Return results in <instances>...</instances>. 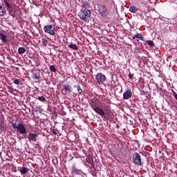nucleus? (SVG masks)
Segmentation results:
<instances>
[{"label": "nucleus", "instance_id": "9d476101", "mask_svg": "<svg viewBox=\"0 0 177 177\" xmlns=\"http://www.w3.org/2000/svg\"><path fill=\"white\" fill-rule=\"evenodd\" d=\"M90 104H91L92 109L93 110H95V109H97L98 107L97 106H99V101H97V100L94 98V99L91 100V101L90 102Z\"/></svg>", "mask_w": 177, "mask_h": 177}, {"label": "nucleus", "instance_id": "393cba45", "mask_svg": "<svg viewBox=\"0 0 177 177\" xmlns=\"http://www.w3.org/2000/svg\"><path fill=\"white\" fill-rule=\"evenodd\" d=\"M77 92L80 95H82V93H84V91L82 90V88H81V86H80V84L77 85Z\"/></svg>", "mask_w": 177, "mask_h": 177}, {"label": "nucleus", "instance_id": "423d86ee", "mask_svg": "<svg viewBox=\"0 0 177 177\" xmlns=\"http://www.w3.org/2000/svg\"><path fill=\"white\" fill-rule=\"evenodd\" d=\"M44 30L46 34H49V35H55V26L52 25H47L44 27Z\"/></svg>", "mask_w": 177, "mask_h": 177}, {"label": "nucleus", "instance_id": "cd10ccee", "mask_svg": "<svg viewBox=\"0 0 177 177\" xmlns=\"http://www.w3.org/2000/svg\"><path fill=\"white\" fill-rule=\"evenodd\" d=\"M38 100H39L40 102H46V98L44 96H39Z\"/></svg>", "mask_w": 177, "mask_h": 177}, {"label": "nucleus", "instance_id": "c85d7f7f", "mask_svg": "<svg viewBox=\"0 0 177 177\" xmlns=\"http://www.w3.org/2000/svg\"><path fill=\"white\" fill-rule=\"evenodd\" d=\"M104 111L107 113V114H109V113H111V111L110 110V106H105L104 108Z\"/></svg>", "mask_w": 177, "mask_h": 177}, {"label": "nucleus", "instance_id": "39448f33", "mask_svg": "<svg viewBox=\"0 0 177 177\" xmlns=\"http://www.w3.org/2000/svg\"><path fill=\"white\" fill-rule=\"evenodd\" d=\"M106 80H107V78L106 77V75H104L102 73H98L95 75V81L96 82H97L99 85L104 84Z\"/></svg>", "mask_w": 177, "mask_h": 177}, {"label": "nucleus", "instance_id": "6ab92c4d", "mask_svg": "<svg viewBox=\"0 0 177 177\" xmlns=\"http://www.w3.org/2000/svg\"><path fill=\"white\" fill-rule=\"evenodd\" d=\"M138 10H139V8H136L135 6H131L129 8V12H131V13H136Z\"/></svg>", "mask_w": 177, "mask_h": 177}, {"label": "nucleus", "instance_id": "2eb2a0df", "mask_svg": "<svg viewBox=\"0 0 177 177\" xmlns=\"http://www.w3.org/2000/svg\"><path fill=\"white\" fill-rule=\"evenodd\" d=\"M7 37L2 32H0V39L2 41L3 44H6L8 42V39H6Z\"/></svg>", "mask_w": 177, "mask_h": 177}, {"label": "nucleus", "instance_id": "a878e982", "mask_svg": "<svg viewBox=\"0 0 177 177\" xmlns=\"http://www.w3.org/2000/svg\"><path fill=\"white\" fill-rule=\"evenodd\" d=\"M147 44L148 45H149V46H151L152 48H154V46H156V44H154V42L151 40L148 41Z\"/></svg>", "mask_w": 177, "mask_h": 177}, {"label": "nucleus", "instance_id": "473e14b6", "mask_svg": "<svg viewBox=\"0 0 177 177\" xmlns=\"http://www.w3.org/2000/svg\"><path fill=\"white\" fill-rule=\"evenodd\" d=\"M135 53H140V49L138 47H136L134 49Z\"/></svg>", "mask_w": 177, "mask_h": 177}, {"label": "nucleus", "instance_id": "7c9ffc66", "mask_svg": "<svg viewBox=\"0 0 177 177\" xmlns=\"http://www.w3.org/2000/svg\"><path fill=\"white\" fill-rule=\"evenodd\" d=\"M13 83L15 84V85H19V84H20V80L15 79Z\"/></svg>", "mask_w": 177, "mask_h": 177}, {"label": "nucleus", "instance_id": "b1692460", "mask_svg": "<svg viewBox=\"0 0 177 177\" xmlns=\"http://www.w3.org/2000/svg\"><path fill=\"white\" fill-rule=\"evenodd\" d=\"M68 48H71V49H73V50H78V47L77 46V44H70L68 46Z\"/></svg>", "mask_w": 177, "mask_h": 177}, {"label": "nucleus", "instance_id": "5701e85b", "mask_svg": "<svg viewBox=\"0 0 177 177\" xmlns=\"http://www.w3.org/2000/svg\"><path fill=\"white\" fill-rule=\"evenodd\" d=\"M72 171H73V174H76L77 175V174H80L81 172L80 169H77L74 166L72 167Z\"/></svg>", "mask_w": 177, "mask_h": 177}, {"label": "nucleus", "instance_id": "72a5a7b5", "mask_svg": "<svg viewBox=\"0 0 177 177\" xmlns=\"http://www.w3.org/2000/svg\"><path fill=\"white\" fill-rule=\"evenodd\" d=\"M50 132L51 133H53V135H57V132H56V129H51Z\"/></svg>", "mask_w": 177, "mask_h": 177}, {"label": "nucleus", "instance_id": "412c9836", "mask_svg": "<svg viewBox=\"0 0 177 177\" xmlns=\"http://www.w3.org/2000/svg\"><path fill=\"white\" fill-rule=\"evenodd\" d=\"M48 45V39L45 37H42L41 38V46H44V48H46V46H47Z\"/></svg>", "mask_w": 177, "mask_h": 177}, {"label": "nucleus", "instance_id": "f8f14e48", "mask_svg": "<svg viewBox=\"0 0 177 177\" xmlns=\"http://www.w3.org/2000/svg\"><path fill=\"white\" fill-rule=\"evenodd\" d=\"M86 161L91 165V168H95V163L93 162V158L92 156H88L86 158Z\"/></svg>", "mask_w": 177, "mask_h": 177}, {"label": "nucleus", "instance_id": "f704fd0d", "mask_svg": "<svg viewBox=\"0 0 177 177\" xmlns=\"http://www.w3.org/2000/svg\"><path fill=\"white\" fill-rule=\"evenodd\" d=\"M31 128H32L31 124H27V126H26V132H27V131H30V129H31Z\"/></svg>", "mask_w": 177, "mask_h": 177}, {"label": "nucleus", "instance_id": "bb28decb", "mask_svg": "<svg viewBox=\"0 0 177 177\" xmlns=\"http://www.w3.org/2000/svg\"><path fill=\"white\" fill-rule=\"evenodd\" d=\"M50 71L52 73L56 72V66H55V65H51V66H50Z\"/></svg>", "mask_w": 177, "mask_h": 177}, {"label": "nucleus", "instance_id": "6e6552de", "mask_svg": "<svg viewBox=\"0 0 177 177\" xmlns=\"http://www.w3.org/2000/svg\"><path fill=\"white\" fill-rule=\"evenodd\" d=\"M37 138H38V134L33 133H29L28 136V140L29 142H37Z\"/></svg>", "mask_w": 177, "mask_h": 177}, {"label": "nucleus", "instance_id": "f3484780", "mask_svg": "<svg viewBox=\"0 0 177 177\" xmlns=\"http://www.w3.org/2000/svg\"><path fill=\"white\" fill-rule=\"evenodd\" d=\"M6 15V10L2 6V4L0 3V16H5Z\"/></svg>", "mask_w": 177, "mask_h": 177}, {"label": "nucleus", "instance_id": "f03ea898", "mask_svg": "<svg viewBox=\"0 0 177 177\" xmlns=\"http://www.w3.org/2000/svg\"><path fill=\"white\" fill-rule=\"evenodd\" d=\"M80 19L82 21H85L86 23H89V20L91 19V10L88 9H84L82 11L80 14Z\"/></svg>", "mask_w": 177, "mask_h": 177}, {"label": "nucleus", "instance_id": "2f4dec72", "mask_svg": "<svg viewBox=\"0 0 177 177\" xmlns=\"http://www.w3.org/2000/svg\"><path fill=\"white\" fill-rule=\"evenodd\" d=\"M133 75H134L133 73L129 72V75H128V77H129V78L130 80H133Z\"/></svg>", "mask_w": 177, "mask_h": 177}, {"label": "nucleus", "instance_id": "20e7f679", "mask_svg": "<svg viewBox=\"0 0 177 177\" xmlns=\"http://www.w3.org/2000/svg\"><path fill=\"white\" fill-rule=\"evenodd\" d=\"M132 159L133 160L135 165H137L138 167H142L143 165V164L142 163V158L140 157V155L138 153H134Z\"/></svg>", "mask_w": 177, "mask_h": 177}, {"label": "nucleus", "instance_id": "f257e3e1", "mask_svg": "<svg viewBox=\"0 0 177 177\" xmlns=\"http://www.w3.org/2000/svg\"><path fill=\"white\" fill-rule=\"evenodd\" d=\"M11 124L15 132H19V133H21V135L27 133V129H26V127L24 126V124H23V123L19 122L17 124L15 122H11Z\"/></svg>", "mask_w": 177, "mask_h": 177}, {"label": "nucleus", "instance_id": "c756f323", "mask_svg": "<svg viewBox=\"0 0 177 177\" xmlns=\"http://www.w3.org/2000/svg\"><path fill=\"white\" fill-rule=\"evenodd\" d=\"M4 3L6 5L7 8H11L12 6L9 3V1L8 0H3Z\"/></svg>", "mask_w": 177, "mask_h": 177}, {"label": "nucleus", "instance_id": "7ed1b4c3", "mask_svg": "<svg viewBox=\"0 0 177 177\" xmlns=\"http://www.w3.org/2000/svg\"><path fill=\"white\" fill-rule=\"evenodd\" d=\"M97 10L99 15L102 17H106V16L109 15V10H107V8H106L105 5L97 4Z\"/></svg>", "mask_w": 177, "mask_h": 177}, {"label": "nucleus", "instance_id": "a211bd4d", "mask_svg": "<svg viewBox=\"0 0 177 177\" xmlns=\"http://www.w3.org/2000/svg\"><path fill=\"white\" fill-rule=\"evenodd\" d=\"M89 2H88L87 1H82V7L83 9H88V8H89Z\"/></svg>", "mask_w": 177, "mask_h": 177}, {"label": "nucleus", "instance_id": "4be33fe9", "mask_svg": "<svg viewBox=\"0 0 177 177\" xmlns=\"http://www.w3.org/2000/svg\"><path fill=\"white\" fill-rule=\"evenodd\" d=\"M136 37L140 39V41H145V36L140 33H136Z\"/></svg>", "mask_w": 177, "mask_h": 177}, {"label": "nucleus", "instance_id": "4468645a", "mask_svg": "<svg viewBox=\"0 0 177 177\" xmlns=\"http://www.w3.org/2000/svg\"><path fill=\"white\" fill-rule=\"evenodd\" d=\"M94 111H95V113H97L100 115H106V113H104V111H103V109H102V108H100L99 106L95 108L94 109Z\"/></svg>", "mask_w": 177, "mask_h": 177}, {"label": "nucleus", "instance_id": "ddd939ff", "mask_svg": "<svg viewBox=\"0 0 177 177\" xmlns=\"http://www.w3.org/2000/svg\"><path fill=\"white\" fill-rule=\"evenodd\" d=\"M63 89H64L67 93H73V87L69 84H64Z\"/></svg>", "mask_w": 177, "mask_h": 177}, {"label": "nucleus", "instance_id": "0eeeda50", "mask_svg": "<svg viewBox=\"0 0 177 177\" xmlns=\"http://www.w3.org/2000/svg\"><path fill=\"white\" fill-rule=\"evenodd\" d=\"M32 78L33 80H41V75L39 74V71L33 69L31 71Z\"/></svg>", "mask_w": 177, "mask_h": 177}, {"label": "nucleus", "instance_id": "9b49d317", "mask_svg": "<svg viewBox=\"0 0 177 177\" xmlns=\"http://www.w3.org/2000/svg\"><path fill=\"white\" fill-rule=\"evenodd\" d=\"M7 10L10 15V16H12V17H16V10L14 8L10 7L7 8Z\"/></svg>", "mask_w": 177, "mask_h": 177}, {"label": "nucleus", "instance_id": "1a4fd4ad", "mask_svg": "<svg viewBox=\"0 0 177 177\" xmlns=\"http://www.w3.org/2000/svg\"><path fill=\"white\" fill-rule=\"evenodd\" d=\"M132 97V91L131 89L127 90L123 93V99L124 100H128V99H131Z\"/></svg>", "mask_w": 177, "mask_h": 177}, {"label": "nucleus", "instance_id": "c9c22d12", "mask_svg": "<svg viewBox=\"0 0 177 177\" xmlns=\"http://www.w3.org/2000/svg\"><path fill=\"white\" fill-rule=\"evenodd\" d=\"M136 39V35H135L133 37V41Z\"/></svg>", "mask_w": 177, "mask_h": 177}, {"label": "nucleus", "instance_id": "dca6fc26", "mask_svg": "<svg viewBox=\"0 0 177 177\" xmlns=\"http://www.w3.org/2000/svg\"><path fill=\"white\" fill-rule=\"evenodd\" d=\"M19 172L22 174L23 175H25V174H27L28 172V168L26 167H19Z\"/></svg>", "mask_w": 177, "mask_h": 177}, {"label": "nucleus", "instance_id": "e433bc0d", "mask_svg": "<svg viewBox=\"0 0 177 177\" xmlns=\"http://www.w3.org/2000/svg\"><path fill=\"white\" fill-rule=\"evenodd\" d=\"M73 88H77V85L73 86Z\"/></svg>", "mask_w": 177, "mask_h": 177}, {"label": "nucleus", "instance_id": "aec40b11", "mask_svg": "<svg viewBox=\"0 0 177 177\" xmlns=\"http://www.w3.org/2000/svg\"><path fill=\"white\" fill-rule=\"evenodd\" d=\"M27 52V50L24 47H19L18 48V53L19 55H24V53Z\"/></svg>", "mask_w": 177, "mask_h": 177}]
</instances>
